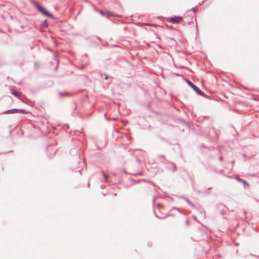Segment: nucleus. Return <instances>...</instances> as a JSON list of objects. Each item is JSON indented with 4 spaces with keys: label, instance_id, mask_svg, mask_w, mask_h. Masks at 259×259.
<instances>
[{
    "label": "nucleus",
    "instance_id": "obj_1",
    "mask_svg": "<svg viewBox=\"0 0 259 259\" xmlns=\"http://www.w3.org/2000/svg\"><path fill=\"white\" fill-rule=\"evenodd\" d=\"M220 133V131L218 129L212 127L209 129L208 136L212 140H215L218 138Z\"/></svg>",
    "mask_w": 259,
    "mask_h": 259
},
{
    "label": "nucleus",
    "instance_id": "obj_2",
    "mask_svg": "<svg viewBox=\"0 0 259 259\" xmlns=\"http://www.w3.org/2000/svg\"><path fill=\"white\" fill-rule=\"evenodd\" d=\"M37 8L38 10L43 15L50 17L52 18L53 17V15L50 14L49 12H48L47 10H46L44 8H43L40 5H37Z\"/></svg>",
    "mask_w": 259,
    "mask_h": 259
},
{
    "label": "nucleus",
    "instance_id": "obj_3",
    "mask_svg": "<svg viewBox=\"0 0 259 259\" xmlns=\"http://www.w3.org/2000/svg\"><path fill=\"white\" fill-rule=\"evenodd\" d=\"M16 112H19L21 113H24V110L22 109H12L10 110H8L4 112V114H11L14 113Z\"/></svg>",
    "mask_w": 259,
    "mask_h": 259
},
{
    "label": "nucleus",
    "instance_id": "obj_4",
    "mask_svg": "<svg viewBox=\"0 0 259 259\" xmlns=\"http://www.w3.org/2000/svg\"><path fill=\"white\" fill-rule=\"evenodd\" d=\"M182 19V18L181 17H179V16L174 17H172L170 19V21H171V22H172V23H177V22H179L180 20H181Z\"/></svg>",
    "mask_w": 259,
    "mask_h": 259
},
{
    "label": "nucleus",
    "instance_id": "obj_5",
    "mask_svg": "<svg viewBox=\"0 0 259 259\" xmlns=\"http://www.w3.org/2000/svg\"><path fill=\"white\" fill-rule=\"evenodd\" d=\"M192 88L198 94L202 95L203 93L200 90V89L194 84H192Z\"/></svg>",
    "mask_w": 259,
    "mask_h": 259
},
{
    "label": "nucleus",
    "instance_id": "obj_6",
    "mask_svg": "<svg viewBox=\"0 0 259 259\" xmlns=\"http://www.w3.org/2000/svg\"><path fill=\"white\" fill-rule=\"evenodd\" d=\"M11 93L12 94H13V95H14L15 96H16L17 97H20L21 96L20 93H19V92H18L17 91H16L15 90H14V89L11 90Z\"/></svg>",
    "mask_w": 259,
    "mask_h": 259
},
{
    "label": "nucleus",
    "instance_id": "obj_7",
    "mask_svg": "<svg viewBox=\"0 0 259 259\" xmlns=\"http://www.w3.org/2000/svg\"><path fill=\"white\" fill-rule=\"evenodd\" d=\"M100 13L103 15H105L107 18H109V17L110 16H113V15L112 14H110L108 12H103V11H100Z\"/></svg>",
    "mask_w": 259,
    "mask_h": 259
},
{
    "label": "nucleus",
    "instance_id": "obj_8",
    "mask_svg": "<svg viewBox=\"0 0 259 259\" xmlns=\"http://www.w3.org/2000/svg\"><path fill=\"white\" fill-rule=\"evenodd\" d=\"M237 180L239 182H242L244 185H246L247 187L249 186V185L248 183H247L245 180H243L242 179H241L240 178L237 179Z\"/></svg>",
    "mask_w": 259,
    "mask_h": 259
},
{
    "label": "nucleus",
    "instance_id": "obj_9",
    "mask_svg": "<svg viewBox=\"0 0 259 259\" xmlns=\"http://www.w3.org/2000/svg\"><path fill=\"white\" fill-rule=\"evenodd\" d=\"M59 95L61 97L63 96H69L70 94L68 92H64V93H59Z\"/></svg>",
    "mask_w": 259,
    "mask_h": 259
},
{
    "label": "nucleus",
    "instance_id": "obj_10",
    "mask_svg": "<svg viewBox=\"0 0 259 259\" xmlns=\"http://www.w3.org/2000/svg\"><path fill=\"white\" fill-rule=\"evenodd\" d=\"M187 82H188V84L190 85V86H191L192 87V85L193 84L190 81H189V80H188Z\"/></svg>",
    "mask_w": 259,
    "mask_h": 259
},
{
    "label": "nucleus",
    "instance_id": "obj_11",
    "mask_svg": "<svg viewBox=\"0 0 259 259\" xmlns=\"http://www.w3.org/2000/svg\"><path fill=\"white\" fill-rule=\"evenodd\" d=\"M104 177L105 179L106 180H107L108 179V176L107 175H105V174H104Z\"/></svg>",
    "mask_w": 259,
    "mask_h": 259
},
{
    "label": "nucleus",
    "instance_id": "obj_12",
    "mask_svg": "<svg viewBox=\"0 0 259 259\" xmlns=\"http://www.w3.org/2000/svg\"><path fill=\"white\" fill-rule=\"evenodd\" d=\"M157 206H158V207H160V206H161V205H160V204H158L157 205Z\"/></svg>",
    "mask_w": 259,
    "mask_h": 259
},
{
    "label": "nucleus",
    "instance_id": "obj_13",
    "mask_svg": "<svg viewBox=\"0 0 259 259\" xmlns=\"http://www.w3.org/2000/svg\"><path fill=\"white\" fill-rule=\"evenodd\" d=\"M105 79H106V78H107V75H106V76H105Z\"/></svg>",
    "mask_w": 259,
    "mask_h": 259
}]
</instances>
